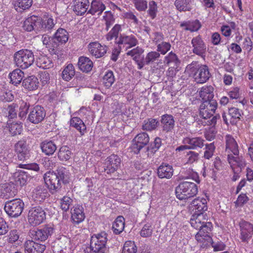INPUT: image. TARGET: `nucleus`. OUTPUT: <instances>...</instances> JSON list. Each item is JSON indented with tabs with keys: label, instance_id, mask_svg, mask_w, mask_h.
<instances>
[{
	"label": "nucleus",
	"instance_id": "f257e3e1",
	"mask_svg": "<svg viewBox=\"0 0 253 253\" xmlns=\"http://www.w3.org/2000/svg\"><path fill=\"white\" fill-rule=\"evenodd\" d=\"M207 217V215L204 213H193L190 219L191 226L194 228L199 229L195 235L196 240L203 244L211 240L209 234L212 228L211 223L206 221Z\"/></svg>",
	"mask_w": 253,
	"mask_h": 253
},
{
	"label": "nucleus",
	"instance_id": "f03ea898",
	"mask_svg": "<svg viewBox=\"0 0 253 253\" xmlns=\"http://www.w3.org/2000/svg\"><path fill=\"white\" fill-rule=\"evenodd\" d=\"M198 191V187L195 183L184 181L176 187L175 194L177 199L183 200L196 196Z\"/></svg>",
	"mask_w": 253,
	"mask_h": 253
},
{
	"label": "nucleus",
	"instance_id": "7ed1b4c3",
	"mask_svg": "<svg viewBox=\"0 0 253 253\" xmlns=\"http://www.w3.org/2000/svg\"><path fill=\"white\" fill-rule=\"evenodd\" d=\"M14 63L22 69H26L31 66L34 62L33 53L28 49H21L16 52L13 56Z\"/></svg>",
	"mask_w": 253,
	"mask_h": 253
},
{
	"label": "nucleus",
	"instance_id": "20e7f679",
	"mask_svg": "<svg viewBox=\"0 0 253 253\" xmlns=\"http://www.w3.org/2000/svg\"><path fill=\"white\" fill-rule=\"evenodd\" d=\"M107 240V234L104 232L92 235L90 244L91 250L95 253H104Z\"/></svg>",
	"mask_w": 253,
	"mask_h": 253
},
{
	"label": "nucleus",
	"instance_id": "39448f33",
	"mask_svg": "<svg viewBox=\"0 0 253 253\" xmlns=\"http://www.w3.org/2000/svg\"><path fill=\"white\" fill-rule=\"evenodd\" d=\"M24 207V203L20 199H15L5 203L4 210L12 217H17L21 215Z\"/></svg>",
	"mask_w": 253,
	"mask_h": 253
},
{
	"label": "nucleus",
	"instance_id": "423d86ee",
	"mask_svg": "<svg viewBox=\"0 0 253 253\" xmlns=\"http://www.w3.org/2000/svg\"><path fill=\"white\" fill-rule=\"evenodd\" d=\"M191 74L197 83L204 84L210 78L211 74L208 67L206 65H198L190 67Z\"/></svg>",
	"mask_w": 253,
	"mask_h": 253
},
{
	"label": "nucleus",
	"instance_id": "0eeeda50",
	"mask_svg": "<svg viewBox=\"0 0 253 253\" xmlns=\"http://www.w3.org/2000/svg\"><path fill=\"white\" fill-rule=\"evenodd\" d=\"M45 216V212L42 208L40 207H34L29 211L28 220L31 225L37 226L43 222Z\"/></svg>",
	"mask_w": 253,
	"mask_h": 253
},
{
	"label": "nucleus",
	"instance_id": "6e6552de",
	"mask_svg": "<svg viewBox=\"0 0 253 253\" xmlns=\"http://www.w3.org/2000/svg\"><path fill=\"white\" fill-rule=\"evenodd\" d=\"M216 100L203 102L200 107V115L204 119H208L213 116L217 109Z\"/></svg>",
	"mask_w": 253,
	"mask_h": 253
},
{
	"label": "nucleus",
	"instance_id": "1a4fd4ad",
	"mask_svg": "<svg viewBox=\"0 0 253 253\" xmlns=\"http://www.w3.org/2000/svg\"><path fill=\"white\" fill-rule=\"evenodd\" d=\"M54 231L52 225L47 224L41 228H38L33 234V238L36 240L45 241L51 236Z\"/></svg>",
	"mask_w": 253,
	"mask_h": 253
},
{
	"label": "nucleus",
	"instance_id": "9d476101",
	"mask_svg": "<svg viewBox=\"0 0 253 253\" xmlns=\"http://www.w3.org/2000/svg\"><path fill=\"white\" fill-rule=\"evenodd\" d=\"M149 140V137L146 133L138 134L132 140V151L135 154L139 153L140 150L148 143Z\"/></svg>",
	"mask_w": 253,
	"mask_h": 253
},
{
	"label": "nucleus",
	"instance_id": "9b49d317",
	"mask_svg": "<svg viewBox=\"0 0 253 253\" xmlns=\"http://www.w3.org/2000/svg\"><path fill=\"white\" fill-rule=\"evenodd\" d=\"M44 182L50 191H56L60 187V182L55 172L48 171L44 174Z\"/></svg>",
	"mask_w": 253,
	"mask_h": 253
},
{
	"label": "nucleus",
	"instance_id": "f8f14e48",
	"mask_svg": "<svg viewBox=\"0 0 253 253\" xmlns=\"http://www.w3.org/2000/svg\"><path fill=\"white\" fill-rule=\"evenodd\" d=\"M240 238L243 242L248 243L253 235V225L249 222L242 221L240 223Z\"/></svg>",
	"mask_w": 253,
	"mask_h": 253
},
{
	"label": "nucleus",
	"instance_id": "ddd939ff",
	"mask_svg": "<svg viewBox=\"0 0 253 253\" xmlns=\"http://www.w3.org/2000/svg\"><path fill=\"white\" fill-rule=\"evenodd\" d=\"M225 155L227 158L228 155L238 156L239 154L238 145L235 139L230 135L225 136Z\"/></svg>",
	"mask_w": 253,
	"mask_h": 253
},
{
	"label": "nucleus",
	"instance_id": "4468645a",
	"mask_svg": "<svg viewBox=\"0 0 253 253\" xmlns=\"http://www.w3.org/2000/svg\"><path fill=\"white\" fill-rule=\"evenodd\" d=\"M45 116V112L43 108L37 105L30 111L28 116L29 121L34 124H38L42 122Z\"/></svg>",
	"mask_w": 253,
	"mask_h": 253
},
{
	"label": "nucleus",
	"instance_id": "2eb2a0df",
	"mask_svg": "<svg viewBox=\"0 0 253 253\" xmlns=\"http://www.w3.org/2000/svg\"><path fill=\"white\" fill-rule=\"evenodd\" d=\"M89 53L96 58L103 56L106 53L107 47L97 42H90L88 46Z\"/></svg>",
	"mask_w": 253,
	"mask_h": 253
},
{
	"label": "nucleus",
	"instance_id": "dca6fc26",
	"mask_svg": "<svg viewBox=\"0 0 253 253\" xmlns=\"http://www.w3.org/2000/svg\"><path fill=\"white\" fill-rule=\"evenodd\" d=\"M189 209L193 213H204L208 209L206 199L198 198L194 199L189 205Z\"/></svg>",
	"mask_w": 253,
	"mask_h": 253
},
{
	"label": "nucleus",
	"instance_id": "f3484780",
	"mask_svg": "<svg viewBox=\"0 0 253 253\" xmlns=\"http://www.w3.org/2000/svg\"><path fill=\"white\" fill-rule=\"evenodd\" d=\"M13 154L8 151H2L0 152V181L2 178V175L4 172L8 171L7 165L12 161Z\"/></svg>",
	"mask_w": 253,
	"mask_h": 253
},
{
	"label": "nucleus",
	"instance_id": "a211bd4d",
	"mask_svg": "<svg viewBox=\"0 0 253 253\" xmlns=\"http://www.w3.org/2000/svg\"><path fill=\"white\" fill-rule=\"evenodd\" d=\"M120 164V158L116 155H112L106 160L105 171L107 173H113L118 169Z\"/></svg>",
	"mask_w": 253,
	"mask_h": 253
},
{
	"label": "nucleus",
	"instance_id": "6ab92c4d",
	"mask_svg": "<svg viewBox=\"0 0 253 253\" xmlns=\"http://www.w3.org/2000/svg\"><path fill=\"white\" fill-rule=\"evenodd\" d=\"M191 44L193 52L198 55L203 56L206 51V45L202 38L197 36L192 39Z\"/></svg>",
	"mask_w": 253,
	"mask_h": 253
},
{
	"label": "nucleus",
	"instance_id": "aec40b11",
	"mask_svg": "<svg viewBox=\"0 0 253 253\" xmlns=\"http://www.w3.org/2000/svg\"><path fill=\"white\" fill-rule=\"evenodd\" d=\"M227 158L228 162L233 171L235 170L236 168H238L240 170H237V171H241L247 165L246 161L242 156L228 155V157Z\"/></svg>",
	"mask_w": 253,
	"mask_h": 253
},
{
	"label": "nucleus",
	"instance_id": "412c9836",
	"mask_svg": "<svg viewBox=\"0 0 253 253\" xmlns=\"http://www.w3.org/2000/svg\"><path fill=\"white\" fill-rule=\"evenodd\" d=\"M54 25V20L50 16H47L43 18L38 17V21L37 24V31L45 32L46 30L51 29Z\"/></svg>",
	"mask_w": 253,
	"mask_h": 253
},
{
	"label": "nucleus",
	"instance_id": "4be33fe9",
	"mask_svg": "<svg viewBox=\"0 0 253 253\" xmlns=\"http://www.w3.org/2000/svg\"><path fill=\"white\" fill-rule=\"evenodd\" d=\"M15 150L20 160H23L29 157V148L26 141L21 140L17 142L15 144Z\"/></svg>",
	"mask_w": 253,
	"mask_h": 253
},
{
	"label": "nucleus",
	"instance_id": "5701e85b",
	"mask_svg": "<svg viewBox=\"0 0 253 253\" xmlns=\"http://www.w3.org/2000/svg\"><path fill=\"white\" fill-rule=\"evenodd\" d=\"M24 250L25 253H43L45 250V246L33 240H27L24 244Z\"/></svg>",
	"mask_w": 253,
	"mask_h": 253
},
{
	"label": "nucleus",
	"instance_id": "b1692460",
	"mask_svg": "<svg viewBox=\"0 0 253 253\" xmlns=\"http://www.w3.org/2000/svg\"><path fill=\"white\" fill-rule=\"evenodd\" d=\"M16 190L13 183H6L0 186V195L3 198H9L14 196Z\"/></svg>",
	"mask_w": 253,
	"mask_h": 253
},
{
	"label": "nucleus",
	"instance_id": "393cba45",
	"mask_svg": "<svg viewBox=\"0 0 253 253\" xmlns=\"http://www.w3.org/2000/svg\"><path fill=\"white\" fill-rule=\"evenodd\" d=\"M119 44H123L126 48H129L135 46L137 44V40L132 35H122L119 37L116 42Z\"/></svg>",
	"mask_w": 253,
	"mask_h": 253
},
{
	"label": "nucleus",
	"instance_id": "a878e982",
	"mask_svg": "<svg viewBox=\"0 0 253 253\" xmlns=\"http://www.w3.org/2000/svg\"><path fill=\"white\" fill-rule=\"evenodd\" d=\"M71 218L75 223L78 224L84 221L85 215L82 206L77 205L73 207L71 210Z\"/></svg>",
	"mask_w": 253,
	"mask_h": 253
},
{
	"label": "nucleus",
	"instance_id": "bb28decb",
	"mask_svg": "<svg viewBox=\"0 0 253 253\" xmlns=\"http://www.w3.org/2000/svg\"><path fill=\"white\" fill-rule=\"evenodd\" d=\"M205 140L200 137L190 138L186 137L183 139L182 142L184 144H188L190 149L201 148L204 145Z\"/></svg>",
	"mask_w": 253,
	"mask_h": 253
},
{
	"label": "nucleus",
	"instance_id": "cd10ccee",
	"mask_svg": "<svg viewBox=\"0 0 253 253\" xmlns=\"http://www.w3.org/2000/svg\"><path fill=\"white\" fill-rule=\"evenodd\" d=\"M157 173L160 178H170L173 175V169L172 167L169 165L162 164L158 168Z\"/></svg>",
	"mask_w": 253,
	"mask_h": 253
},
{
	"label": "nucleus",
	"instance_id": "c85d7f7f",
	"mask_svg": "<svg viewBox=\"0 0 253 253\" xmlns=\"http://www.w3.org/2000/svg\"><path fill=\"white\" fill-rule=\"evenodd\" d=\"M88 6V0H75L73 10L77 15H82L86 12Z\"/></svg>",
	"mask_w": 253,
	"mask_h": 253
},
{
	"label": "nucleus",
	"instance_id": "c756f323",
	"mask_svg": "<svg viewBox=\"0 0 253 253\" xmlns=\"http://www.w3.org/2000/svg\"><path fill=\"white\" fill-rule=\"evenodd\" d=\"M213 87L211 85L203 86L200 91L199 95L203 102L215 100L213 97Z\"/></svg>",
	"mask_w": 253,
	"mask_h": 253
},
{
	"label": "nucleus",
	"instance_id": "7c9ffc66",
	"mask_svg": "<svg viewBox=\"0 0 253 253\" xmlns=\"http://www.w3.org/2000/svg\"><path fill=\"white\" fill-rule=\"evenodd\" d=\"M42 152L46 155H51L56 151L57 147L55 144L51 140H44L40 144Z\"/></svg>",
	"mask_w": 253,
	"mask_h": 253
},
{
	"label": "nucleus",
	"instance_id": "2f4dec72",
	"mask_svg": "<svg viewBox=\"0 0 253 253\" xmlns=\"http://www.w3.org/2000/svg\"><path fill=\"white\" fill-rule=\"evenodd\" d=\"M78 64L81 71L86 73L90 72L93 67L92 61L89 58L84 56L79 58Z\"/></svg>",
	"mask_w": 253,
	"mask_h": 253
},
{
	"label": "nucleus",
	"instance_id": "473e14b6",
	"mask_svg": "<svg viewBox=\"0 0 253 253\" xmlns=\"http://www.w3.org/2000/svg\"><path fill=\"white\" fill-rule=\"evenodd\" d=\"M38 67L43 69H49L53 67L52 60L45 55H40L36 59Z\"/></svg>",
	"mask_w": 253,
	"mask_h": 253
},
{
	"label": "nucleus",
	"instance_id": "72a5a7b5",
	"mask_svg": "<svg viewBox=\"0 0 253 253\" xmlns=\"http://www.w3.org/2000/svg\"><path fill=\"white\" fill-rule=\"evenodd\" d=\"M54 42L58 44L66 43L69 39V34L64 29H58L54 36Z\"/></svg>",
	"mask_w": 253,
	"mask_h": 253
},
{
	"label": "nucleus",
	"instance_id": "f704fd0d",
	"mask_svg": "<svg viewBox=\"0 0 253 253\" xmlns=\"http://www.w3.org/2000/svg\"><path fill=\"white\" fill-rule=\"evenodd\" d=\"M70 126L78 130L81 135H84L86 132V126L84 122L79 117H73L70 120Z\"/></svg>",
	"mask_w": 253,
	"mask_h": 253
},
{
	"label": "nucleus",
	"instance_id": "c9c22d12",
	"mask_svg": "<svg viewBox=\"0 0 253 253\" xmlns=\"http://www.w3.org/2000/svg\"><path fill=\"white\" fill-rule=\"evenodd\" d=\"M38 21V17L33 15L27 18L23 23V28L24 30L31 32L32 30L37 31V24Z\"/></svg>",
	"mask_w": 253,
	"mask_h": 253
},
{
	"label": "nucleus",
	"instance_id": "e433bc0d",
	"mask_svg": "<svg viewBox=\"0 0 253 253\" xmlns=\"http://www.w3.org/2000/svg\"><path fill=\"white\" fill-rule=\"evenodd\" d=\"M163 130L169 132L171 131L174 126V121L171 115H164L161 120Z\"/></svg>",
	"mask_w": 253,
	"mask_h": 253
},
{
	"label": "nucleus",
	"instance_id": "4c0bfd02",
	"mask_svg": "<svg viewBox=\"0 0 253 253\" xmlns=\"http://www.w3.org/2000/svg\"><path fill=\"white\" fill-rule=\"evenodd\" d=\"M23 84L28 90H34L37 89L39 86L38 79L35 76H30L23 81Z\"/></svg>",
	"mask_w": 253,
	"mask_h": 253
},
{
	"label": "nucleus",
	"instance_id": "58836bf2",
	"mask_svg": "<svg viewBox=\"0 0 253 253\" xmlns=\"http://www.w3.org/2000/svg\"><path fill=\"white\" fill-rule=\"evenodd\" d=\"M105 9V6L101 0H93L89 12L92 14H100Z\"/></svg>",
	"mask_w": 253,
	"mask_h": 253
},
{
	"label": "nucleus",
	"instance_id": "ea45409f",
	"mask_svg": "<svg viewBox=\"0 0 253 253\" xmlns=\"http://www.w3.org/2000/svg\"><path fill=\"white\" fill-rule=\"evenodd\" d=\"M32 0H15L14 6L17 11H22L29 9L32 5Z\"/></svg>",
	"mask_w": 253,
	"mask_h": 253
},
{
	"label": "nucleus",
	"instance_id": "a19ab883",
	"mask_svg": "<svg viewBox=\"0 0 253 253\" xmlns=\"http://www.w3.org/2000/svg\"><path fill=\"white\" fill-rule=\"evenodd\" d=\"M47 195V191L42 187H38L34 189L32 193L33 199L37 202L44 200Z\"/></svg>",
	"mask_w": 253,
	"mask_h": 253
},
{
	"label": "nucleus",
	"instance_id": "79ce46f5",
	"mask_svg": "<svg viewBox=\"0 0 253 253\" xmlns=\"http://www.w3.org/2000/svg\"><path fill=\"white\" fill-rule=\"evenodd\" d=\"M24 72L19 69L13 71L9 75L10 81L13 84H17L21 83L24 78Z\"/></svg>",
	"mask_w": 253,
	"mask_h": 253
},
{
	"label": "nucleus",
	"instance_id": "37998d69",
	"mask_svg": "<svg viewBox=\"0 0 253 253\" xmlns=\"http://www.w3.org/2000/svg\"><path fill=\"white\" fill-rule=\"evenodd\" d=\"M180 26L185 30L195 32L198 31L201 28V25L198 20H195L182 22L180 24Z\"/></svg>",
	"mask_w": 253,
	"mask_h": 253
},
{
	"label": "nucleus",
	"instance_id": "c03bdc74",
	"mask_svg": "<svg viewBox=\"0 0 253 253\" xmlns=\"http://www.w3.org/2000/svg\"><path fill=\"white\" fill-rule=\"evenodd\" d=\"M192 0H176L174 5L179 11H190L192 9Z\"/></svg>",
	"mask_w": 253,
	"mask_h": 253
},
{
	"label": "nucleus",
	"instance_id": "a18cd8bd",
	"mask_svg": "<svg viewBox=\"0 0 253 253\" xmlns=\"http://www.w3.org/2000/svg\"><path fill=\"white\" fill-rule=\"evenodd\" d=\"M113 229L114 232L116 234L121 233L125 228V218L122 216H118L113 224Z\"/></svg>",
	"mask_w": 253,
	"mask_h": 253
},
{
	"label": "nucleus",
	"instance_id": "49530a36",
	"mask_svg": "<svg viewBox=\"0 0 253 253\" xmlns=\"http://www.w3.org/2000/svg\"><path fill=\"white\" fill-rule=\"evenodd\" d=\"M75 71L72 64H68L62 72V78L66 81H70L75 75Z\"/></svg>",
	"mask_w": 253,
	"mask_h": 253
},
{
	"label": "nucleus",
	"instance_id": "de8ad7c7",
	"mask_svg": "<svg viewBox=\"0 0 253 253\" xmlns=\"http://www.w3.org/2000/svg\"><path fill=\"white\" fill-rule=\"evenodd\" d=\"M56 173L58 178L60 180H62L64 183L69 182L70 179V173L69 171L65 168L61 167L59 168Z\"/></svg>",
	"mask_w": 253,
	"mask_h": 253
},
{
	"label": "nucleus",
	"instance_id": "09e8293b",
	"mask_svg": "<svg viewBox=\"0 0 253 253\" xmlns=\"http://www.w3.org/2000/svg\"><path fill=\"white\" fill-rule=\"evenodd\" d=\"M72 152L70 149L67 146H62L58 152V157L62 161L69 160L71 157Z\"/></svg>",
	"mask_w": 253,
	"mask_h": 253
},
{
	"label": "nucleus",
	"instance_id": "8fccbe9b",
	"mask_svg": "<svg viewBox=\"0 0 253 253\" xmlns=\"http://www.w3.org/2000/svg\"><path fill=\"white\" fill-rule=\"evenodd\" d=\"M115 80L113 72L111 71H107L103 77L102 83L106 87H109L113 84Z\"/></svg>",
	"mask_w": 253,
	"mask_h": 253
},
{
	"label": "nucleus",
	"instance_id": "3c124183",
	"mask_svg": "<svg viewBox=\"0 0 253 253\" xmlns=\"http://www.w3.org/2000/svg\"><path fill=\"white\" fill-rule=\"evenodd\" d=\"M9 131L12 135H16L21 133L22 130L21 124L12 122L8 124Z\"/></svg>",
	"mask_w": 253,
	"mask_h": 253
},
{
	"label": "nucleus",
	"instance_id": "603ef678",
	"mask_svg": "<svg viewBox=\"0 0 253 253\" xmlns=\"http://www.w3.org/2000/svg\"><path fill=\"white\" fill-rule=\"evenodd\" d=\"M137 249L134 242L128 241L124 245L122 253H136Z\"/></svg>",
	"mask_w": 253,
	"mask_h": 253
},
{
	"label": "nucleus",
	"instance_id": "864d4df0",
	"mask_svg": "<svg viewBox=\"0 0 253 253\" xmlns=\"http://www.w3.org/2000/svg\"><path fill=\"white\" fill-rule=\"evenodd\" d=\"M121 30L120 25H115L112 29L106 36V39L108 41H110L113 39H116L118 37L119 31Z\"/></svg>",
	"mask_w": 253,
	"mask_h": 253
},
{
	"label": "nucleus",
	"instance_id": "5fc2aeb1",
	"mask_svg": "<svg viewBox=\"0 0 253 253\" xmlns=\"http://www.w3.org/2000/svg\"><path fill=\"white\" fill-rule=\"evenodd\" d=\"M158 124V121L154 119H150L148 121H144L143 125V129L151 130L156 128Z\"/></svg>",
	"mask_w": 253,
	"mask_h": 253
},
{
	"label": "nucleus",
	"instance_id": "6e6d98bb",
	"mask_svg": "<svg viewBox=\"0 0 253 253\" xmlns=\"http://www.w3.org/2000/svg\"><path fill=\"white\" fill-rule=\"evenodd\" d=\"M165 62L168 65L173 63L174 66H178L180 63L176 54L172 52H170L165 57Z\"/></svg>",
	"mask_w": 253,
	"mask_h": 253
},
{
	"label": "nucleus",
	"instance_id": "4d7b16f0",
	"mask_svg": "<svg viewBox=\"0 0 253 253\" xmlns=\"http://www.w3.org/2000/svg\"><path fill=\"white\" fill-rule=\"evenodd\" d=\"M144 50L140 47H137L127 52V55L132 57L133 59L135 61H138L139 59L141 54L143 52Z\"/></svg>",
	"mask_w": 253,
	"mask_h": 253
},
{
	"label": "nucleus",
	"instance_id": "13d9d810",
	"mask_svg": "<svg viewBox=\"0 0 253 253\" xmlns=\"http://www.w3.org/2000/svg\"><path fill=\"white\" fill-rule=\"evenodd\" d=\"M73 200L71 198L68 196H64L61 200L60 202V207L62 210L65 211H67L72 205Z\"/></svg>",
	"mask_w": 253,
	"mask_h": 253
},
{
	"label": "nucleus",
	"instance_id": "bf43d9fd",
	"mask_svg": "<svg viewBox=\"0 0 253 253\" xmlns=\"http://www.w3.org/2000/svg\"><path fill=\"white\" fill-rule=\"evenodd\" d=\"M160 53L156 51H151L149 52L147 54L145 59V64L148 65L151 63L154 62L160 57Z\"/></svg>",
	"mask_w": 253,
	"mask_h": 253
},
{
	"label": "nucleus",
	"instance_id": "052dcab7",
	"mask_svg": "<svg viewBox=\"0 0 253 253\" xmlns=\"http://www.w3.org/2000/svg\"><path fill=\"white\" fill-rule=\"evenodd\" d=\"M133 2L138 11H145L147 8V2L145 0H129Z\"/></svg>",
	"mask_w": 253,
	"mask_h": 253
},
{
	"label": "nucleus",
	"instance_id": "680f3d73",
	"mask_svg": "<svg viewBox=\"0 0 253 253\" xmlns=\"http://www.w3.org/2000/svg\"><path fill=\"white\" fill-rule=\"evenodd\" d=\"M234 28L235 24L234 23H231L230 25H223L221 27V33L224 36L229 37L231 35L232 29H234Z\"/></svg>",
	"mask_w": 253,
	"mask_h": 253
},
{
	"label": "nucleus",
	"instance_id": "e2e57ef3",
	"mask_svg": "<svg viewBox=\"0 0 253 253\" xmlns=\"http://www.w3.org/2000/svg\"><path fill=\"white\" fill-rule=\"evenodd\" d=\"M153 229L150 224H146L144 225L140 231V235L143 237H148L151 236Z\"/></svg>",
	"mask_w": 253,
	"mask_h": 253
},
{
	"label": "nucleus",
	"instance_id": "0e129e2a",
	"mask_svg": "<svg viewBox=\"0 0 253 253\" xmlns=\"http://www.w3.org/2000/svg\"><path fill=\"white\" fill-rule=\"evenodd\" d=\"M29 108V104L24 101L20 102V106L19 108V116L21 118L25 117L27 114L28 110Z\"/></svg>",
	"mask_w": 253,
	"mask_h": 253
},
{
	"label": "nucleus",
	"instance_id": "69168bd1",
	"mask_svg": "<svg viewBox=\"0 0 253 253\" xmlns=\"http://www.w3.org/2000/svg\"><path fill=\"white\" fill-rule=\"evenodd\" d=\"M215 150V146L213 143L206 145V151L204 153V157L207 159H210L213 155Z\"/></svg>",
	"mask_w": 253,
	"mask_h": 253
},
{
	"label": "nucleus",
	"instance_id": "338daca9",
	"mask_svg": "<svg viewBox=\"0 0 253 253\" xmlns=\"http://www.w3.org/2000/svg\"><path fill=\"white\" fill-rule=\"evenodd\" d=\"M103 19L105 21L107 30L114 23V19L111 12L106 11L103 16Z\"/></svg>",
	"mask_w": 253,
	"mask_h": 253
},
{
	"label": "nucleus",
	"instance_id": "774afa93",
	"mask_svg": "<svg viewBox=\"0 0 253 253\" xmlns=\"http://www.w3.org/2000/svg\"><path fill=\"white\" fill-rule=\"evenodd\" d=\"M157 8V4L154 1L152 0L150 1L149 3L148 13L152 19H154L156 16Z\"/></svg>",
	"mask_w": 253,
	"mask_h": 253
}]
</instances>
